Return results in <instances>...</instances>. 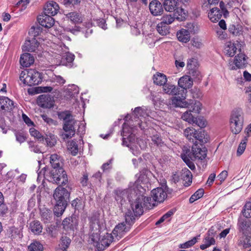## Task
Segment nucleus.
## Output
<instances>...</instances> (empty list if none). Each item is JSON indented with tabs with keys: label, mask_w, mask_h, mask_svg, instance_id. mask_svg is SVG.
<instances>
[{
	"label": "nucleus",
	"mask_w": 251,
	"mask_h": 251,
	"mask_svg": "<svg viewBox=\"0 0 251 251\" xmlns=\"http://www.w3.org/2000/svg\"><path fill=\"white\" fill-rule=\"evenodd\" d=\"M50 163L52 169L45 170L44 176L49 177L50 181L58 185L66 184L68 182L67 174L63 168V163L60 156L56 154L50 156Z\"/></svg>",
	"instance_id": "obj_1"
},
{
	"label": "nucleus",
	"mask_w": 251,
	"mask_h": 251,
	"mask_svg": "<svg viewBox=\"0 0 251 251\" xmlns=\"http://www.w3.org/2000/svg\"><path fill=\"white\" fill-rule=\"evenodd\" d=\"M58 117L64 121L63 129L66 133L62 134L64 139L71 138L75 134L74 126L77 124L73 116L68 111L62 112L58 114Z\"/></svg>",
	"instance_id": "obj_2"
},
{
	"label": "nucleus",
	"mask_w": 251,
	"mask_h": 251,
	"mask_svg": "<svg viewBox=\"0 0 251 251\" xmlns=\"http://www.w3.org/2000/svg\"><path fill=\"white\" fill-rule=\"evenodd\" d=\"M20 79L24 84L30 86L38 85L42 81L41 74L34 69L22 71L20 75Z\"/></svg>",
	"instance_id": "obj_3"
},
{
	"label": "nucleus",
	"mask_w": 251,
	"mask_h": 251,
	"mask_svg": "<svg viewBox=\"0 0 251 251\" xmlns=\"http://www.w3.org/2000/svg\"><path fill=\"white\" fill-rule=\"evenodd\" d=\"M163 7L167 12H175L177 20L181 21L185 19L186 14L184 9L179 6L177 0H164Z\"/></svg>",
	"instance_id": "obj_4"
},
{
	"label": "nucleus",
	"mask_w": 251,
	"mask_h": 251,
	"mask_svg": "<svg viewBox=\"0 0 251 251\" xmlns=\"http://www.w3.org/2000/svg\"><path fill=\"white\" fill-rule=\"evenodd\" d=\"M244 117L241 110L236 109L232 111L230 118V128L232 133H239L243 126Z\"/></svg>",
	"instance_id": "obj_5"
},
{
	"label": "nucleus",
	"mask_w": 251,
	"mask_h": 251,
	"mask_svg": "<svg viewBox=\"0 0 251 251\" xmlns=\"http://www.w3.org/2000/svg\"><path fill=\"white\" fill-rule=\"evenodd\" d=\"M139 190L137 188L136 189V193L132 195L131 198L130 205L134 214L136 216L141 215L143 213L144 206V195L141 193H138L137 191Z\"/></svg>",
	"instance_id": "obj_6"
},
{
	"label": "nucleus",
	"mask_w": 251,
	"mask_h": 251,
	"mask_svg": "<svg viewBox=\"0 0 251 251\" xmlns=\"http://www.w3.org/2000/svg\"><path fill=\"white\" fill-rule=\"evenodd\" d=\"M69 197L70 193L64 188L58 186L54 190L53 198L56 202L67 204Z\"/></svg>",
	"instance_id": "obj_7"
},
{
	"label": "nucleus",
	"mask_w": 251,
	"mask_h": 251,
	"mask_svg": "<svg viewBox=\"0 0 251 251\" xmlns=\"http://www.w3.org/2000/svg\"><path fill=\"white\" fill-rule=\"evenodd\" d=\"M135 193L136 189L134 188L133 189H130L128 191L117 189L115 191V199L121 204H123V202L125 201L126 198H128L129 201H130L131 198H132V195H134Z\"/></svg>",
	"instance_id": "obj_8"
},
{
	"label": "nucleus",
	"mask_w": 251,
	"mask_h": 251,
	"mask_svg": "<svg viewBox=\"0 0 251 251\" xmlns=\"http://www.w3.org/2000/svg\"><path fill=\"white\" fill-rule=\"evenodd\" d=\"M199 146L198 144H195L192 148V154H190V157L192 159L202 160L206 156L207 150L203 146Z\"/></svg>",
	"instance_id": "obj_9"
},
{
	"label": "nucleus",
	"mask_w": 251,
	"mask_h": 251,
	"mask_svg": "<svg viewBox=\"0 0 251 251\" xmlns=\"http://www.w3.org/2000/svg\"><path fill=\"white\" fill-rule=\"evenodd\" d=\"M193 84L192 79L190 76L184 75L181 77L178 81L179 86L178 92L182 93V95L187 93V90L192 87Z\"/></svg>",
	"instance_id": "obj_10"
},
{
	"label": "nucleus",
	"mask_w": 251,
	"mask_h": 251,
	"mask_svg": "<svg viewBox=\"0 0 251 251\" xmlns=\"http://www.w3.org/2000/svg\"><path fill=\"white\" fill-rule=\"evenodd\" d=\"M37 103L41 107L50 108L54 105V100L49 95H41L37 98Z\"/></svg>",
	"instance_id": "obj_11"
},
{
	"label": "nucleus",
	"mask_w": 251,
	"mask_h": 251,
	"mask_svg": "<svg viewBox=\"0 0 251 251\" xmlns=\"http://www.w3.org/2000/svg\"><path fill=\"white\" fill-rule=\"evenodd\" d=\"M129 228L130 226H126L124 222L121 223L115 227L112 231V235L115 240H119L129 230Z\"/></svg>",
	"instance_id": "obj_12"
},
{
	"label": "nucleus",
	"mask_w": 251,
	"mask_h": 251,
	"mask_svg": "<svg viewBox=\"0 0 251 251\" xmlns=\"http://www.w3.org/2000/svg\"><path fill=\"white\" fill-rule=\"evenodd\" d=\"M237 226L243 234L251 236V221L239 219Z\"/></svg>",
	"instance_id": "obj_13"
},
{
	"label": "nucleus",
	"mask_w": 251,
	"mask_h": 251,
	"mask_svg": "<svg viewBox=\"0 0 251 251\" xmlns=\"http://www.w3.org/2000/svg\"><path fill=\"white\" fill-rule=\"evenodd\" d=\"M114 237L111 233H106L101 237L100 243L96 245V247L99 250H103L106 247H108L114 241Z\"/></svg>",
	"instance_id": "obj_14"
},
{
	"label": "nucleus",
	"mask_w": 251,
	"mask_h": 251,
	"mask_svg": "<svg viewBox=\"0 0 251 251\" xmlns=\"http://www.w3.org/2000/svg\"><path fill=\"white\" fill-rule=\"evenodd\" d=\"M163 8V4L157 0H152L149 4L150 11L154 16L161 15L164 11Z\"/></svg>",
	"instance_id": "obj_15"
},
{
	"label": "nucleus",
	"mask_w": 251,
	"mask_h": 251,
	"mask_svg": "<svg viewBox=\"0 0 251 251\" xmlns=\"http://www.w3.org/2000/svg\"><path fill=\"white\" fill-rule=\"evenodd\" d=\"M37 20L40 25L47 28L51 27L54 24V19L45 13L40 15L37 18Z\"/></svg>",
	"instance_id": "obj_16"
},
{
	"label": "nucleus",
	"mask_w": 251,
	"mask_h": 251,
	"mask_svg": "<svg viewBox=\"0 0 251 251\" xmlns=\"http://www.w3.org/2000/svg\"><path fill=\"white\" fill-rule=\"evenodd\" d=\"M151 196L153 199L158 202H163L167 197V194L163 188L158 187L151 191Z\"/></svg>",
	"instance_id": "obj_17"
},
{
	"label": "nucleus",
	"mask_w": 251,
	"mask_h": 251,
	"mask_svg": "<svg viewBox=\"0 0 251 251\" xmlns=\"http://www.w3.org/2000/svg\"><path fill=\"white\" fill-rule=\"evenodd\" d=\"M59 9L58 4L53 1L47 3L44 8V13L49 15L51 17L56 15Z\"/></svg>",
	"instance_id": "obj_18"
},
{
	"label": "nucleus",
	"mask_w": 251,
	"mask_h": 251,
	"mask_svg": "<svg viewBox=\"0 0 251 251\" xmlns=\"http://www.w3.org/2000/svg\"><path fill=\"white\" fill-rule=\"evenodd\" d=\"M176 97L172 99V104L175 107H184L186 106L184 100L186 97V94L182 95V93L180 92H177Z\"/></svg>",
	"instance_id": "obj_19"
},
{
	"label": "nucleus",
	"mask_w": 251,
	"mask_h": 251,
	"mask_svg": "<svg viewBox=\"0 0 251 251\" xmlns=\"http://www.w3.org/2000/svg\"><path fill=\"white\" fill-rule=\"evenodd\" d=\"M34 57L29 53H24L21 55L20 64L24 67H28L34 62Z\"/></svg>",
	"instance_id": "obj_20"
},
{
	"label": "nucleus",
	"mask_w": 251,
	"mask_h": 251,
	"mask_svg": "<svg viewBox=\"0 0 251 251\" xmlns=\"http://www.w3.org/2000/svg\"><path fill=\"white\" fill-rule=\"evenodd\" d=\"M39 43L35 38H32L30 40L25 41L23 46V50L29 52L35 51L38 47Z\"/></svg>",
	"instance_id": "obj_21"
},
{
	"label": "nucleus",
	"mask_w": 251,
	"mask_h": 251,
	"mask_svg": "<svg viewBox=\"0 0 251 251\" xmlns=\"http://www.w3.org/2000/svg\"><path fill=\"white\" fill-rule=\"evenodd\" d=\"M234 63V66L230 67V70H236L237 68H241L245 64V55L244 54L239 53L235 56Z\"/></svg>",
	"instance_id": "obj_22"
},
{
	"label": "nucleus",
	"mask_w": 251,
	"mask_h": 251,
	"mask_svg": "<svg viewBox=\"0 0 251 251\" xmlns=\"http://www.w3.org/2000/svg\"><path fill=\"white\" fill-rule=\"evenodd\" d=\"M123 136V144L125 143V140L127 138L129 142L133 136L132 135V128L128 126L127 124L124 123L123 125V131L121 133Z\"/></svg>",
	"instance_id": "obj_23"
},
{
	"label": "nucleus",
	"mask_w": 251,
	"mask_h": 251,
	"mask_svg": "<svg viewBox=\"0 0 251 251\" xmlns=\"http://www.w3.org/2000/svg\"><path fill=\"white\" fill-rule=\"evenodd\" d=\"M176 36L179 41L185 43L188 42L191 37L189 31L183 28L177 32Z\"/></svg>",
	"instance_id": "obj_24"
},
{
	"label": "nucleus",
	"mask_w": 251,
	"mask_h": 251,
	"mask_svg": "<svg viewBox=\"0 0 251 251\" xmlns=\"http://www.w3.org/2000/svg\"><path fill=\"white\" fill-rule=\"evenodd\" d=\"M222 16V12L217 7L212 8L208 13V17L212 22H218Z\"/></svg>",
	"instance_id": "obj_25"
},
{
	"label": "nucleus",
	"mask_w": 251,
	"mask_h": 251,
	"mask_svg": "<svg viewBox=\"0 0 251 251\" xmlns=\"http://www.w3.org/2000/svg\"><path fill=\"white\" fill-rule=\"evenodd\" d=\"M206 136L207 135L205 132L204 131H202L201 129L200 130L197 131L194 145L195 143L198 144V141H199L200 146H203V144L207 143L208 141V137Z\"/></svg>",
	"instance_id": "obj_26"
},
{
	"label": "nucleus",
	"mask_w": 251,
	"mask_h": 251,
	"mask_svg": "<svg viewBox=\"0 0 251 251\" xmlns=\"http://www.w3.org/2000/svg\"><path fill=\"white\" fill-rule=\"evenodd\" d=\"M40 214L41 220L45 223H50L52 219L53 215L50 209L43 208L40 209Z\"/></svg>",
	"instance_id": "obj_27"
},
{
	"label": "nucleus",
	"mask_w": 251,
	"mask_h": 251,
	"mask_svg": "<svg viewBox=\"0 0 251 251\" xmlns=\"http://www.w3.org/2000/svg\"><path fill=\"white\" fill-rule=\"evenodd\" d=\"M66 18L74 24L81 23L82 22L81 15L77 12H71L65 14Z\"/></svg>",
	"instance_id": "obj_28"
},
{
	"label": "nucleus",
	"mask_w": 251,
	"mask_h": 251,
	"mask_svg": "<svg viewBox=\"0 0 251 251\" xmlns=\"http://www.w3.org/2000/svg\"><path fill=\"white\" fill-rule=\"evenodd\" d=\"M238 244L244 248H250L251 247V236L242 234L238 240Z\"/></svg>",
	"instance_id": "obj_29"
},
{
	"label": "nucleus",
	"mask_w": 251,
	"mask_h": 251,
	"mask_svg": "<svg viewBox=\"0 0 251 251\" xmlns=\"http://www.w3.org/2000/svg\"><path fill=\"white\" fill-rule=\"evenodd\" d=\"M61 240V243L56 248V251H67L71 244V239L67 236H63Z\"/></svg>",
	"instance_id": "obj_30"
},
{
	"label": "nucleus",
	"mask_w": 251,
	"mask_h": 251,
	"mask_svg": "<svg viewBox=\"0 0 251 251\" xmlns=\"http://www.w3.org/2000/svg\"><path fill=\"white\" fill-rule=\"evenodd\" d=\"M153 82L158 85H163L166 83L167 79L166 76L160 73H157L153 75Z\"/></svg>",
	"instance_id": "obj_31"
},
{
	"label": "nucleus",
	"mask_w": 251,
	"mask_h": 251,
	"mask_svg": "<svg viewBox=\"0 0 251 251\" xmlns=\"http://www.w3.org/2000/svg\"><path fill=\"white\" fill-rule=\"evenodd\" d=\"M197 132V130L194 128L187 127L184 131V135L190 142L194 143Z\"/></svg>",
	"instance_id": "obj_32"
},
{
	"label": "nucleus",
	"mask_w": 251,
	"mask_h": 251,
	"mask_svg": "<svg viewBox=\"0 0 251 251\" xmlns=\"http://www.w3.org/2000/svg\"><path fill=\"white\" fill-rule=\"evenodd\" d=\"M237 48L235 44L228 42L225 45V51L229 56H233L235 55Z\"/></svg>",
	"instance_id": "obj_33"
},
{
	"label": "nucleus",
	"mask_w": 251,
	"mask_h": 251,
	"mask_svg": "<svg viewBox=\"0 0 251 251\" xmlns=\"http://www.w3.org/2000/svg\"><path fill=\"white\" fill-rule=\"evenodd\" d=\"M163 85V91L168 94L171 95H176L178 90H179L178 87L176 88V86L174 85L170 84L169 83L165 84Z\"/></svg>",
	"instance_id": "obj_34"
},
{
	"label": "nucleus",
	"mask_w": 251,
	"mask_h": 251,
	"mask_svg": "<svg viewBox=\"0 0 251 251\" xmlns=\"http://www.w3.org/2000/svg\"><path fill=\"white\" fill-rule=\"evenodd\" d=\"M7 235L12 239L17 238H21L22 237L21 230L15 227H10L7 231Z\"/></svg>",
	"instance_id": "obj_35"
},
{
	"label": "nucleus",
	"mask_w": 251,
	"mask_h": 251,
	"mask_svg": "<svg viewBox=\"0 0 251 251\" xmlns=\"http://www.w3.org/2000/svg\"><path fill=\"white\" fill-rule=\"evenodd\" d=\"M182 176L184 180H185L184 183L185 186H189L191 185L192 180V174L189 170L185 168L182 170Z\"/></svg>",
	"instance_id": "obj_36"
},
{
	"label": "nucleus",
	"mask_w": 251,
	"mask_h": 251,
	"mask_svg": "<svg viewBox=\"0 0 251 251\" xmlns=\"http://www.w3.org/2000/svg\"><path fill=\"white\" fill-rule=\"evenodd\" d=\"M75 59L74 54L70 53L68 50L62 57L60 63L62 65H67V63H72Z\"/></svg>",
	"instance_id": "obj_37"
},
{
	"label": "nucleus",
	"mask_w": 251,
	"mask_h": 251,
	"mask_svg": "<svg viewBox=\"0 0 251 251\" xmlns=\"http://www.w3.org/2000/svg\"><path fill=\"white\" fill-rule=\"evenodd\" d=\"M31 231L35 234H39L43 229L42 226L38 221H35L31 222L30 224Z\"/></svg>",
	"instance_id": "obj_38"
},
{
	"label": "nucleus",
	"mask_w": 251,
	"mask_h": 251,
	"mask_svg": "<svg viewBox=\"0 0 251 251\" xmlns=\"http://www.w3.org/2000/svg\"><path fill=\"white\" fill-rule=\"evenodd\" d=\"M186 30L189 31L190 34H195L199 32L200 27L198 24L196 23H189L185 25Z\"/></svg>",
	"instance_id": "obj_39"
},
{
	"label": "nucleus",
	"mask_w": 251,
	"mask_h": 251,
	"mask_svg": "<svg viewBox=\"0 0 251 251\" xmlns=\"http://www.w3.org/2000/svg\"><path fill=\"white\" fill-rule=\"evenodd\" d=\"M170 28L163 23H159L156 26V30L157 32L162 36H165L169 33Z\"/></svg>",
	"instance_id": "obj_40"
},
{
	"label": "nucleus",
	"mask_w": 251,
	"mask_h": 251,
	"mask_svg": "<svg viewBox=\"0 0 251 251\" xmlns=\"http://www.w3.org/2000/svg\"><path fill=\"white\" fill-rule=\"evenodd\" d=\"M67 204L56 202L54 208V214L57 217L61 216L64 213Z\"/></svg>",
	"instance_id": "obj_41"
},
{
	"label": "nucleus",
	"mask_w": 251,
	"mask_h": 251,
	"mask_svg": "<svg viewBox=\"0 0 251 251\" xmlns=\"http://www.w3.org/2000/svg\"><path fill=\"white\" fill-rule=\"evenodd\" d=\"M90 228L92 231H97V230L101 229L99 219L97 217H91L90 222Z\"/></svg>",
	"instance_id": "obj_42"
},
{
	"label": "nucleus",
	"mask_w": 251,
	"mask_h": 251,
	"mask_svg": "<svg viewBox=\"0 0 251 251\" xmlns=\"http://www.w3.org/2000/svg\"><path fill=\"white\" fill-rule=\"evenodd\" d=\"M215 243V240L213 237L206 236L203 240V244L200 246V248L202 250H205L211 245H214Z\"/></svg>",
	"instance_id": "obj_43"
},
{
	"label": "nucleus",
	"mask_w": 251,
	"mask_h": 251,
	"mask_svg": "<svg viewBox=\"0 0 251 251\" xmlns=\"http://www.w3.org/2000/svg\"><path fill=\"white\" fill-rule=\"evenodd\" d=\"M100 230H98L97 231L91 230L90 239L91 240V243H93L94 246L100 243L101 237L100 236Z\"/></svg>",
	"instance_id": "obj_44"
},
{
	"label": "nucleus",
	"mask_w": 251,
	"mask_h": 251,
	"mask_svg": "<svg viewBox=\"0 0 251 251\" xmlns=\"http://www.w3.org/2000/svg\"><path fill=\"white\" fill-rule=\"evenodd\" d=\"M28 251H43V246L39 241H33L28 246Z\"/></svg>",
	"instance_id": "obj_45"
},
{
	"label": "nucleus",
	"mask_w": 251,
	"mask_h": 251,
	"mask_svg": "<svg viewBox=\"0 0 251 251\" xmlns=\"http://www.w3.org/2000/svg\"><path fill=\"white\" fill-rule=\"evenodd\" d=\"M157 202L155 201L152 197H146L144 196V206L148 209H151L156 205Z\"/></svg>",
	"instance_id": "obj_46"
},
{
	"label": "nucleus",
	"mask_w": 251,
	"mask_h": 251,
	"mask_svg": "<svg viewBox=\"0 0 251 251\" xmlns=\"http://www.w3.org/2000/svg\"><path fill=\"white\" fill-rule=\"evenodd\" d=\"M174 15H172L170 14H165L161 18V23H163V24L168 25L172 24L174 21L175 19H176V17Z\"/></svg>",
	"instance_id": "obj_47"
},
{
	"label": "nucleus",
	"mask_w": 251,
	"mask_h": 251,
	"mask_svg": "<svg viewBox=\"0 0 251 251\" xmlns=\"http://www.w3.org/2000/svg\"><path fill=\"white\" fill-rule=\"evenodd\" d=\"M4 104L2 105V110L8 111L12 110L14 107V102L8 98L3 97Z\"/></svg>",
	"instance_id": "obj_48"
},
{
	"label": "nucleus",
	"mask_w": 251,
	"mask_h": 251,
	"mask_svg": "<svg viewBox=\"0 0 251 251\" xmlns=\"http://www.w3.org/2000/svg\"><path fill=\"white\" fill-rule=\"evenodd\" d=\"M204 194V190L202 188L198 189L189 199L190 203H193L196 200L201 198Z\"/></svg>",
	"instance_id": "obj_49"
},
{
	"label": "nucleus",
	"mask_w": 251,
	"mask_h": 251,
	"mask_svg": "<svg viewBox=\"0 0 251 251\" xmlns=\"http://www.w3.org/2000/svg\"><path fill=\"white\" fill-rule=\"evenodd\" d=\"M242 214L246 218H251V202L247 201L243 207Z\"/></svg>",
	"instance_id": "obj_50"
},
{
	"label": "nucleus",
	"mask_w": 251,
	"mask_h": 251,
	"mask_svg": "<svg viewBox=\"0 0 251 251\" xmlns=\"http://www.w3.org/2000/svg\"><path fill=\"white\" fill-rule=\"evenodd\" d=\"M191 109L186 111L181 116V118L190 124L194 123V119L195 118L191 113Z\"/></svg>",
	"instance_id": "obj_51"
},
{
	"label": "nucleus",
	"mask_w": 251,
	"mask_h": 251,
	"mask_svg": "<svg viewBox=\"0 0 251 251\" xmlns=\"http://www.w3.org/2000/svg\"><path fill=\"white\" fill-rule=\"evenodd\" d=\"M134 216H135L134 214V213L131 211H128L126 213L125 217V222L126 224H127L128 226H130L131 225L135 220Z\"/></svg>",
	"instance_id": "obj_52"
},
{
	"label": "nucleus",
	"mask_w": 251,
	"mask_h": 251,
	"mask_svg": "<svg viewBox=\"0 0 251 251\" xmlns=\"http://www.w3.org/2000/svg\"><path fill=\"white\" fill-rule=\"evenodd\" d=\"M191 44L193 47L197 49H200L203 46L202 40L198 36L194 37L191 40Z\"/></svg>",
	"instance_id": "obj_53"
},
{
	"label": "nucleus",
	"mask_w": 251,
	"mask_h": 251,
	"mask_svg": "<svg viewBox=\"0 0 251 251\" xmlns=\"http://www.w3.org/2000/svg\"><path fill=\"white\" fill-rule=\"evenodd\" d=\"M68 150L71 151L73 155H75L78 151V146L75 141H71L68 142Z\"/></svg>",
	"instance_id": "obj_54"
},
{
	"label": "nucleus",
	"mask_w": 251,
	"mask_h": 251,
	"mask_svg": "<svg viewBox=\"0 0 251 251\" xmlns=\"http://www.w3.org/2000/svg\"><path fill=\"white\" fill-rule=\"evenodd\" d=\"M247 140V137H245L244 139L239 144L237 151V154L238 155L240 156L244 152L246 147V142Z\"/></svg>",
	"instance_id": "obj_55"
},
{
	"label": "nucleus",
	"mask_w": 251,
	"mask_h": 251,
	"mask_svg": "<svg viewBox=\"0 0 251 251\" xmlns=\"http://www.w3.org/2000/svg\"><path fill=\"white\" fill-rule=\"evenodd\" d=\"M197 237H193L191 240L187 241L183 244H180L179 246V248L182 249H186L192 247L197 243Z\"/></svg>",
	"instance_id": "obj_56"
},
{
	"label": "nucleus",
	"mask_w": 251,
	"mask_h": 251,
	"mask_svg": "<svg viewBox=\"0 0 251 251\" xmlns=\"http://www.w3.org/2000/svg\"><path fill=\"white\" fill-rule=\"evenodd\" d=\"M193 105L191 106L190 109L191 111L196 113H199L201 110V103L197 100L194 101V103H192Z\"/></svg>",
	"instance_id": "obj_57"
},
{
	"label": "nucleus",
	"mask_w": 251,
	"mask_h": 251,
	"mask_svg": "<svg viewBox=\"0 0 251 251\" xmlns=\"http://www.w3.org/2000/svg\"><path fill=\"white\" fill-rule=\"evenodd\" d=\"M134 113L136 118L144 117L146 115V111L141 107H137L134 109Z\"/></svg>",
	"instance_id": "obj_58"
},
{
	"label": "nucleus",
	"mask_w": 251,
	"mask_h": 251,
	"mask_svg": "<svg viewBox=\"0 0 251 251\" xmlns=\"http://www.w3.org/2000/svg\"><path fill=\"white\" fill-rule=\"evenodd\" d=\"M15 135L17 141L20 143H22L25 141L26 136L23 132L16 131Z\"/></svg>",
	"instance_id": "obj_59"
},
{
	"label": "nucleus",
	"mask_w": 251,
	"mask_h": 251,
	"mask_svg": "<svg viewBox=\"0 0 251 251\" xmlns=\"http://www.w3.org/2000/svg\"><path fill=\"white\" fill-rule=\"evenodd\" d=\"M62 45H60L57 47L56 50V53L59 55L60 56H62L68 50H69V49L67 47H66L64 44Z\"/></svg>",
	"instance_id": "obj_60"
},
{
	"label": "nucleus",
	"mask_w": 251,
	"mask_h": 251,
	"mask_svg": "<svg viewBox=\"0 0 251 251\" xmlns=\"http://www.w3.org/2000/svg\"><path fill=\"white\" fill-rule=\"evenodd\" d=\"M192 124L196 125L199 126L201 128L204 127L206 123L204 120L202 119L196 118L194 119V123H192Z\"/></svg>",
	"instance_id": "obj_61"
},
{
	"label": "nucleus",
	"mask_w": 251,
	"mask_h": 251,
	"mask_svg": "<svg viewBox=\"0 0 251 251\" xmlns=\"http://www.w3.org/2000/svg\"><path fill=\"white\" fill-rule=\"evenodd\" d=\"M29 132L31 136L36 137L38 139H40V140L43 139V137L42 134L34 128H30L29 129Z\"/></svg>",
	"instance_id": "obj_62"
},
{
	"label": "nucleus",
	"mask_w": 251,
	"mask_h": 251,
	"mask_svg": "<svg viewBox=\"0 0 251 251\" xmlns=\"http://www.w3.org/2000/svg\"><path fill=\"white\" fill-rule=\"evenodd\" d=\"M68 92L71 97H75L79 93V88L77 86L73 85L71 88H68Z\"/></svg>",
	"instance_id": "obj_63"
},
{
	"label": "nucleus",
	"mask_w": 251,
	"mask_h": 251,
	"mask_svg": "<svg viewBox=\"0 0 251 251\" xmlns=\"http://www.w3.org/2000/svg\"><path fill=\"white\" fill-rule=\"evenodd\" d=\"M197 63V62L196 59L193 58H189L187 60V67L190 70H193L196 67Z\"/></svg>",
	"instance_id": "obj_64"
}]
</instances>
